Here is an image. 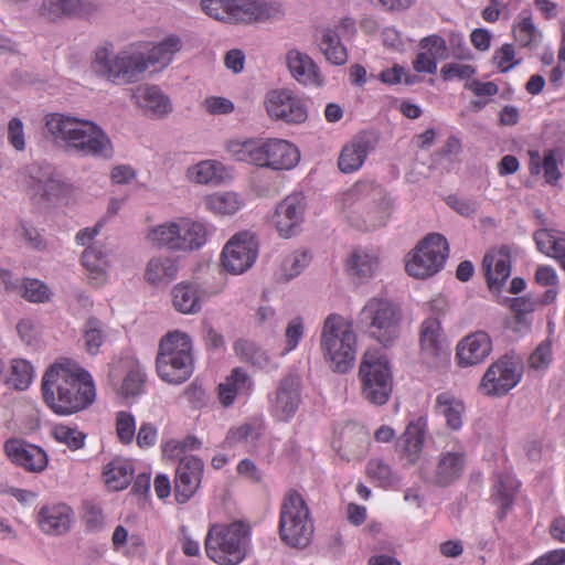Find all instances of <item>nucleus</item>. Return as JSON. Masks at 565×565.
<instances>
[{
	"label": "nucleus",
	"instance_id": "nucleus-1",
	"mask_svg": "<svg viewBox=\"0 0 565 565\" xmlns=\"http://www.w3.org/2000/svg\"><path fill=\"white\" fill-rule=\"evenodd\" d=\"M41 391L46 406L61 416L85 409L96 396L92 375L75 360L64 356L47 367Z\"/></svg>",
	"mask_w": 565,
	"mask_h": 565
},
{
	"label": "nucleus",
	"instance_id": "nucleus-2",
	"mask_svg": "<svg viewBox=\"0 0 565 565\" xmlns=\"http://www.w3.org/2000/svg\"><path fill=\"white\" fill-rule=\"evenodd\" d=\"M204 552L217 565H239L252 552V527L236 520L213 523L204 539Z\"/></svg>",
	"mask_w": 565,
	"mask_h": 565
},
{
	"label": "nucleus",
	"instance_id": "nucleus-3",
	"mask_svg": "<svg viewBox=\"0 0 565 565\" xmlns=\"http://www.w3.org/2000/svg\"><path fill=\"white\" fill-rule=\"evenodd\" d=\"M159 377L169 384L188 381L194 370L193 344L189 334L174 330L163 335L156 358Z\"/></svg>",
	"mask_w": 565,
	"mask_h": 565
},
{
	"label": "nucleus",
	"instance_id": "nucleus-4",
	"mask_svg": "<svg viewBox=\"0 0 565 565\" xmlns=\"http://www.w3.org/2000/svg\"><path fill=\"white\" fill-rule=\"evenodd\" d=\"M320 345L326 361L334 372L345 373L353 366L356 335L352 323L344 317L331 313L326 318Z\"/></svg>",
	"mask_w": 565,
	"mask_h": 565
},
{
	"label": "nucleus",
	"instance_id": "nucleus-5",
	"mask_svg": "<svg viewBox=\"0 0 565 565\" xmlns=\"http://www.w3.org/2000/svg\"><path fill=\"white\" fill-rule=\"evenodd\" d=\"M315 531L310 509L303 497L296 490H288L281 501L278 533L288 546L306 547Z\"/></svg>",
	"mask_w": 565,
	"mask_h": 565
},
{
	"label": "nucleus",
	"instance_id": "nucleus-6",
	"mask_svg": "<svg viewBox=\"0 0 565 565\" xmlns=\"http://www.w3.org/2000/svg\"><path fill=\"white\" fill-rule=\"evenodd\" d=\"M92 67L96 75L115 85L139 82L147 71L145 53L131 47L117 54L106 47H98Z\"/></svg>",
	"mask_w": 565,
	"mask_h": 565
},
{
	"label": "nucleus",
	"instance_id": "nucleus-7",
	"mask_svg": "<svg viewBox=\"0 0 565 565\" xmlns=\"http://www.w3.org/2000/svg\"><path fill=\"white\" fill-rule=\"evenodd\" d=\"M361 392L371 404L382 406L393 391V376L387 358L377 351H366L359 369Z\"/></svg>",
	"mask_w": 565,
	"mask_h": 565
},
{
	"label": "nucleus",
	"instance_id": "nucleus-8",
	"mask_svg": "<svg viewBox=\"0 0 565 565\" xmlns=\"http://www.w3.org/2000/svg\"><path fill=\"white\" fill-rule=\"evenodd\" d=\"M228 150L238 161L275 170L291 169L300 160L295 143H230Z\"/></svg>",
	"mask_w": 565,
	"mask_h": 565
},
{
	"label": "nucleus",
	"instance_id": "nucleus-9",
	"mask_svg": "<svg viewBox=\"0 0 565 565\" xmlns=\"http://www.w3.org/2000/svg\"><path fill=\"white\" fill-rule=\"evenodd\" d=\"M401 321V310L385 298H371L360 312L362 327L383 344H390L398 338Z\"/></svg>",
	"mask_w": 565,
	"mask_h": 565
},
{
	"label": "nucleus",
	"instance_id": "nucleus-10",
	"mask_svg": "<svg viewBox=\"0 0 565 565\" xmlns=\"http://www.w3.org/2000/svg\"><path fill=\"white\" fill-rule=\"evenodd\" d=\"M448 252V242L441 234H428L411 254L405 269L409 276L415 278L430 277L443 268Z\"/></svg>",
	"mask_w": 565,
	"mask_h": 565
},
{
	"label": "nucleus",
	"instance_id": "nucleus-11",
	"mask_svg": "<svg viewBox=\"0 0 565 565\" xmlns=\"http://www.w3.org/2000/svg\"><path fill=\"white\" fill-rule=\"evenodd\" d=\"M45 137L55 141H109L104 130L94 121L61 113L44 117Z\"/></svg>",
	"mask_w": 565,
	"mask_h": 565
},
{
	"label": "nucleus",
	"instance_id": "nucleus-12",
	"mask_svg": "<svg viewBox=\"0 0 565 565\" xmlns=\"http://www.w3.org/2000/svg\"><path fill=\"white\" fill-rule=\"evenodd\" d=\"M522 376V366L513 358L504 355L486 371L479 390L488 396H502L518 385Z\"/></svg>",
	"mask_w": 565,
	"mask_h": 565
},
{
	"label": "nucleus",
	"instance_id": "nucleus-13",
	"mask_svg": "<svg viewBox=\"0 0 565 565\" xmlns=\"http://www.w3.org/2000/svg\"><path fill=\"white\" fill-rule=\"evenodd\" d=\"M256 257L257 243L254 235L241 232L226 243L221 254V262L226 271L239 275L252 267Z\"/></svg>",
	"mask_w": 565,
	"mask_h": 565
},
{
	"label": "nucleus",
	"instance_id": "nucleus-14",
	"mask_svg": "<svg viewBox=\"0 0 565 565\" xmlns=\"http://www.w3.org/2000/svg\"><path fill=\"white\" fill-rule=\"evenodd\" d=\"M268 411L278 422H289L301 404V383L297 375L282 377L268 396Z\"/></svg>",
	"mask_w": 565,
	"mask_h": 565
},
{
	"label": "nucleus",
	"instance_id": "nucleus-15",
	"mask_svg": "<svg viewBox=\"0 0 565 565\" xmlns=\"http://www.w3.org/2000/svg\"><path fill=\"white\" fill-rule=\"evenodd\" d=\"M265 106L270 118L286 124H302L308 117L303 100L288 88L268 92L265 97Z\"/></svg>",
	"mask_w": 565,
	"mask_h": 565
},
{
	"label": "nucleus",
	"instance_id": "nucleus-16",
	"mask_svg": "<svg viewBox=\"0 0 565 565\" xmlns=\"http://www.w3.org/2000/svg\"><path fill=\"white\" fill-rule=\"evenodd\" d=\"M21 186L31 196H57L63 190V182L51 164L34 163L19 177Z\"/></svg>",
	"mask_w": 565,
	"mask_h": 565
},
{
	"label": "nucleus",
	"instance_id": "nucleus-17",
	"mask_svg": "<svg viewBox=\"0 0 565 565\" xmlns=\"http://www.w3.org/2000/svg\"><path fill=\"white\" fill-rule=\"evenodd\" d=\"M3 451L10 462L26 472L41 473L49 465L46 451L34 444L20 438H9L4 441Z\"/></svg>",
	"mask_w": 565,
	"mask_h": 565
},
{
	"label": "nucleus",
	"instance_id": "nucleus-18",
	"mask_svg": "<svg viewBox=\"0 0 565 565\" xmlns=\"http://www.w3.org/2000/svg\"><path fill=\"white\" fill-rule=\"evenodd\" d=\"M204 473V462L195 456H182L174 475V498L186 503L198 492Z\"/></svg>",
	"mask_w": 565,
	"mask_h": 565
},
{
	"label": "nucleus",
	"instance_id": "nucleus-19",
	"mask_svg": "<svg viewBox=\"0 0 565 565\" xmlns=\"http://www.w3.org/2000/svg\"><path fill=\"white\" fill-rule=\"evenodd\" d=\"M419 344L420 356L426 364L437 366L448 359V347L438 319L427 318L423 321Z\"/></svg>",
	"mask_w": 565,
	"mask_h": 565
},
{
	"label": "nucleus",
	"instance_id": "nucleus-20",
	"mask_svg": "<svg viewBox=\"0 0 565 565\" xmlns=\"http://www.w3.org/2000/svg\"><path fill=\"white\" fill-rule=\"evenodd\" d=\"M511 250L503 245L499 248H492L483 256L481 269L483 271L487 286L492 294H500L507 280L511 276Z\"/></svg>",
	"mask_w": 565,
	"mask_h": 565
},
{
	"label": "nucleus",
	"instance_id": "nucleus-21",
	"mask_svg": "<svg viewBox=\"0 0 565 565\" xmlns=\"http://www.w3.org/2000/svg\"><path fill=\"white\" fill-rule=\"evenodd\" d=\"M492 352V340L486 331H475L463 337L456 347V362L461 367L482 363Z\"/></svg>",
	"mask_w": 565,
	"mask_h": 565
},
{
	"label": "nucleus",
	"instance_id": "nucleus-22",
	"mask_svg": "<svg viewBox=\"0 0 565 565\" xmlns=\"http://www.w3.org/2000/svg\"><path fill=\"white\" fill-rule=\"evenodd\" d=\"M303 199L298 194L288 195L278 203L271 217L278 234L284 238L294 236L303 220Z\"/></svg>",
	"mask_w": 565,
	"mask_h": 565
},
{
	"label": "nucleus",
	"instance_id": "nucleus-23",
	"mask_svg": "<svg viewBox=\"0 0 565 565\" xmlns=\"http://www.w3.org/2000/svg\"><path fill=\"white\" fill-rule=\"evenodd\" d=\"M73 518L71 507L65 503H54L41 508L38 524L45 534L62 535L70 530Z\"/></svg>",
	"mask_w": 565,
	"mask_h": 565
},
{
	"label": "nucleus",
	"instance_id": "nucleus-24",
	"mask_svg": "<svg viewBox=\"0 0 565 565\" xmlns=\"http://www.w3.org/2000/svg\"><path fill=\"white\" fill-rule=\"evenodd\" d=\"M427 424V416L411 420L398 439L399 451L409 465H414L423 451Z\"/></svg>",
	"mask_w": 565,
	"mask_h": 565
},
{
	"label": "nucleus",
	"instance_id": "nucleus-25",
	"mask_svg": "<svg viewBox=\"0 0 565 565\" xmlns=\"http://www.w3.org/2000/svg\"><path fill=\"white\" fill-rule=\"evenodd\" d=\"M286 64L291 76L300 84L322 85L323 78L319 73V67L307 54L298 50H290L286 55Z\"/></svg>",
	"mask_w": 565,
	"mask_h": 565
},
{
	"label": "nucleus",
	"instance_id": "nucleus-26",
	"mask_svg": "<svg viewBox=\"0 0 565 565\" xmlns=\"http://www.w3.org/2000/svg\"><path fill=\"white\" fill-rule=\"evenodd\" d=\"M465 467V451L456 450L441 452L431 481L437 486H449L461 477Z\"/></svg>",
	"mask_w": 565,
	"mask_h": 565
},
{
	"label": "nucleus",
	"instance_id": "nucleus-27",
	"mask_svg": "<svg viewBox=\"0 0 565 565\" xmlns=\"http://www.w3.org/2000/svg\"><path fill=\"white\" fill-rule=\"evenodd\" d=\"M243 6L242 22H267L285 17V8L279 1L241 0Z\"/></svg>",
	"mask_w": 565,
	"mask_h": 565
},
{
	"label": "nucleus",
	"instance_id": "nucleus-28",
	"mask_svg": "<svg viewBox=\"0 0 565 565\" xmlns=\"http://www.w3.org/2000/svg\"><path fill=\"white\" fill-rule=\"evenodd\" d=\"M519 488L520 482L511 471L507 470L495 476L492 499L499 505V520L504 519L512 508Z\"/></svg>",
	"mask_w": 565,
	"mask_h": 565
},
{
	"label": "nucleus",
	"instance_id": "nucleus-29",
	"mask_svg": "<svg viewBox=\"0 0 565 565\" xmlns=\"http://www.w3.org/2000/svg\"><path fill=\"white\" fill-rule=\"evenodd\" d=\"M253 381L241 367L232 370L225 381L218 385V398L223 406L232 405L237 395H249L253 391Z\"/></svg>",
	"mask_w": 565,
	"mask_h": 565
},
{
	"label": "nucleus",
	"instance_id": "nucleus-30",
	"mask_svg": "<svg viewBox=\"0 0 565 565\" xmlns=\"http://www.w3.org/2000/svg\"><path fill=\"white\" fill-rule=\"evenodd\" d=\"M466 407L463 402L451 392H441L436 396L434 412L446 420L451 430H459L463 424Z\"/></svg>",
	"mask_w": 565,
	"mask_h": 565
},
{
	"label": "nucleus",
	"instance_id": "nucleus-31",
	"mask_svg": "<svg viewBox=\"0 0 565 565\" xmlns=\"http://www.w3.org/2000/svg\"><path fill=\"white\" fill-rule=\"evenodd\" d=\"M533 238L537 249L556 259L562 269L565 270V232L544 227L535 231Z\"/></svg>",
	"mask_w": 565,
	"mask_h": 565
},
{
	"label": "nucleus",
	"instance_id": "nucleus-32",
	"mask_svg": "<svg viewBox=\"0 0 565 565\" xmlns=\"http://www.w3.org/2000/svg\"><path fill=\"white\" fill-rule=\"evenodd\" d=\"M137 103L145 111L152 116H164L172 109L168 96L157 86H140L135 93Z\"/></svg>",
	"mask_w": 565,
	"mask_h": 565
},
{
	"label": "nucleus",
	"instance_id": "nucleus-33",
	"mask_svg": "<svg viewBox=\"0 0 565 565\" xmlns=\"http://www.w3.org/2000/svg\"><path fill=\"white\" fill-rule=\"evenodd\" d=\"M134 477V465L130 460L115 458L103 469V478L106 486L114 491L126 489Z\"/></svg>",
	"mask_w": 565,
	"mask_h": 565
},
{
	"label": "nucleus",
	"instance_id": "nucleus-34",
	"mask_svg": "<svg viewBox=\"0 0 565 565\" xmlns=\"http://www.w3.org/2000/svg\"><path fill=\"white\" fill-rule=\"evenodd\" d=\"M172 303L183 315H194L201 310L202 296L199 287L192 282H180L172 289Z\"/></svg>",
	"mask_w": 565,
	"mask_h": 565
},
{
	"label": "nucleus",
	"instance_id": "nucleus-35",
	"mask_svg": "<svg viewBox=\"0 0 565 565\" xmlns=\"http://www.w3.org/2000/svg\"><path fill=\"white\" fill-rule=\"evenodd\" d=\"M202 10L211 18L227 23L242 22L241 0H201Z\"/></svg>",
	"mask_w": 565,
	"mask_h": 565
},
{
	"label": "nucleus",
	"instance_id": "nucleus-36",
	"mask_svg": "<svg viewBox=\"0 0 565 565\" xmlns=\"http://www.w3.org/2000/svg\"><path fill=\"white\" fill-rule=\"evenodd\" d=\"M177 260L168 256L152 257L145 270V279L153 286L169 284L177 278Z\"/></svg>",
	"mask_w": 565,
	"mask_h": 565
},
{
	"label": "nucleus",
	"instance_id": "nucleus-37",
	"mask_svg": "<svg viewBox=\"0 0 565 565\" xmlns=\"http://www.w3.org/2000/svg\"><path fill=\"white\" fill-rule=\"evenodd\" d=\"M147 241L154 247L170 250H182L181 225L177 222H168L152 227L147 234Z\"/></svg>",
	"mask_w": 565,
	"mask_h": 565
},
{
	"label": "nucleus",
	"instance_id": "nucleus-38",
	"mask_svg": "<svg viewBox=\"0 0 565 565\" xmlns=\"http://www.w3.org/2000/svg\"><path fill=\"white\" fill-rule=\"evenodd\" d=\"M365 473L376 487L385 490H394L401 483L399 476L381 458L370 459L365 467Z\"/></svg>",
	"mask_w": 565,
	"mask_h": 565
},
{
	"label": "nucleus",
	"instance_id": "nucleus-39",
	"mask_svg": "<svg viewBox=\"0 0 565 565\" xmlns=\"http://www.w3.org/2000/svg\"><path fill=\"white\" fill-rule=\"evenodd\" d=\"M188 178L200 184H218L226 177L224 166L216 160H204L188 169Z\"/></svg>",
	"mask_w": 565,
	"mask_h": 565
},
{
	"label": "nucleus",
	"instance_id": "nucleus-40",
	"mask_svg": "<svg viewBox=\"0 0 565 565\" xmlns=\"http://www.w3.org/2000/svg\"><path fill=\"white\" fill-rule=\"evenodd\" d=\"M205 207L217 215H233L243 205V198L236 192H215L204 198Z\"/></svg>",
	"mask_w": 565,
	"mask_h": 565
},
{
	"label": "nucleus",
	"instance_id": "nucleus-41",
	"mask_svg": "<svg viewBox=\"0 0 565 565\" xmlns=\"http://www.w3.org/2000/svg\"><path fill=\"white\" fill-rule=\"evenodd\" d=\"M82 264L88 271L93 285L99 286L105 282L108 262L99 246H88L82 255Z\"/></svg>",
	"mask_w": 565,
	"mask_h": 565
},
{
	"label": "nucleus",
	"instance_id": "nucleus-42",
	"mask_svg": "<svg viewBox=\"0 0 565 565\" xmlns=\"http://www.w3.org/2000/svg\"><path fill=\"white\" fill-rule=\"evenodd\" d=\"M182 47L181 39L177 35H169L163 41L156 44L151 50L145 53L146 67L160 64L167 66L175 53Z\"/></svg>",
	"mask_w": 565,
	"mask_h": 565
},
{
	"label": "nucleus",
	"instance_id": "nucleus-43",
	"mask_svg": "<svg viewBox=\"0 0 565 565\" xmlns=\"http://www.w3.org/2000/svg\"><path fill=\"white\" fill-rule=\"evenodd\" d=\"M509 308L512 312V329L516 332L529 330L531 327V316L536 309V302L531 296H521L510 299Z\"/></svg>",
	"mask_w": 565,
	"mask_h": 565
},
{
	"label": "nucleus",
	"instance_id": "nucleus-44",
	"mask_svg": "<svg viewBox=\"0 0 565 565\" xmlns=\"http://www.w3.org/2000/svg\"><path fill=\"white\" fill-rule=\"evenodd\" d=\"M369 145L370 143H345L338 159L340 171L343 173H352L360 170L369 154Z\"/></svg>",
	"mask_w": 565,
	"mask_h": 565
},
{
	"label": "nucleus",
	"instance_id": "nucleus-45",
	"mask_svg": "<svg viewBox=\"0 0 565 565\" xmlns=\"http://www.w3.org/2000/svg\"><path fill=\"white\" fill-rule=\"evenodd\" d=\"M348 270L359 278L371 277L379 267V257L373 252L354 249L347 262Z\"/></svg>",
	"mask_w": 565,
	"mask_h": 565
},
{
	"label": "nucleus",
	"instance_id": "nucleus-46",
	"mask_svg": "<svg viewBox=\"0 0 565 565\" xmlns=\"http://www.w3.org/2000/svg\"><path fill=\"white\" fill-rule=\"evenodd\" d=\"M319 49L326 56L327 61L334 65H343L347 63L348 54L342 45L338 33L331 29L322 31Z\"/></svg>",
	"mask_w": 565,
	"mask_h": 565
},
{
	"label": "nucleus",
	"instance_id": "nucleus-47",
	"mask_svg": "<svg viewBox=\"0 0 565 565\" xmlns=\"http://www.w3.org/2000/svg\"><path fill=\"white\" fill-rule=\"evenodd\" d=\"M180 225L182 250L199 249L206 243L209 231L205 224L194 221H182Z\"/></svg>",
	"mask_w": 565,
	"mask_h": 565
},
{
	"label": "nucleus",
	"instance_id": "nucleus-48",
	"mask_svg": "<svg viewBox=\"0 0 565 565\" xmlns=\"http://www.w3.org/2000/svg\"><path fill=\"white\" fill-rule=\"evenodd\" d=\"M34 379L33 365L24 359H13L11 361L10 374L7 383L18 391L26 390Z\"/></svg>",
	"mask_w": 565,
	"mask_h": 565
},
{
	"label": "nucleus",
	"instance_id": "nucleus-49",
	"mask_svg": "<svg viewBox=\"0 0 565 565\" xmlns=\"http://www.w3.org/2000/svg\"><path fill=\"white\" fill-rule=\"evenodd\" d=\"M52 435L57 443L66 445L71 450H78L85 445L86 435L75 426L55 425Z\"/></svg>",
	"mask_w": 565,
	"mask_h": 565
},
{
	"label": "nucleus",
	"instance_id": "nucleus-50",
	"mask_svg": "<svg viewBox=\"0 0 565 565\" xmlns=\"http://www.w3.org/2000/svg\"><path fill=\"white\" fill-rule=\"evenodd\" d=\"M234 351L243 361L249 362L262 369L267 366V355L252 341L245 339L237 340L234 344Z\"/></svg>",
	"mask_w": 565,
	"mask_h": 565
},
{
	"label": "nucleus",
	"instance_id": "nucleus-51",
	"mask_svg": "<svg viewBox=\"0 0 565 565\" xmlns=\"http://www.w3.org/2000/svg\"><path fill=\"white\" fill-rule=\"evenodd\" d=\"M115 429L118 441L122 445H130L136 436L135 416L126 411L116 414Z\"/></svg>",
	"mask_w": 565,
	"mask_h": 565
},
{
	"label": "nucleus",
	"instance_id": "nucleus-52",
	"mask_svg": "<svg viewBox=\"0 0 565 565\" xmlns=\"http://www.w3.org/2000/svg\"><path fill=\"white\" fill-rule=\"evenodd\" d=\"M74 0H44L40 14L50 21L74 15Z\"/></svg>",
	"mask_w": 565,
	"mask_h": 565
},
{
	"label": "nucleus",
	"instance_id": "nucleus-53",
	"mask_svg": "<svg viewBox=\"0 0 565 565\" xmlns=\"http://www.w3.org/2000/svg\"><path fill=\"white\" fill-rule=\"evenodd\" d=\"M21 296L30 302H45L51 299V290L46 284L39 279H24Z\"/></svg>",
	"mask_w": 565,
	"mask_h": 565
},
{
	"label": "nucleus",
	"instance_id": "nucleus-54",
	"mask_svg": "<svg viewBox=\"0 0 565 565\" xmlns=\"http://www.w3.org/2000/svg\"><path fill=\"white\" fill-rule=\"evenodd\" d=\"M259 438V433L250 425L245 424L228 430L223 445L233 448L239 444H254Z\"/></svg>",
	"mask_w": 565,
	"mask_h": 565
},
{
	"label": "nucleus",
	"instance_id": "nucleus-55",
	"mask_svg": "<svg viewBox=\"0 0 565 565\" xmlns=\"http://www.w3.org/2000/svg\"><path fill=\"white\" fill-rule=\"evenodd\" d=\"M85 349L90 354H97L104 342L102 322L95 318L89 319L84 329Z\"/></svg>",
	"mask_w": 565,
	"mask_h": 565
},
{
	"label": "nucleus",
	"instance_id": "nucleus-56",
	"mask_svg": "<svg viewBox=\"0 0 565 565\" xmlns=\"http://www.w3.org/2000/svg\"><path fill=\"white\" fill-rule=\"evenodd\" d=\"M67 152H76L81 156L110 158L113 143H65Z\"/></svg>",
	"mask_w": 565,
	"mask_h": 565
},
{
	"label": "nucleus",
	"instance_id": "nucleus-57",
	"mask_svg": "<svg viewBox=\"0 0 565 565\" xmlns=\"http://www.w3.org/2000/svg\"><path fill=\"white\" fill-rule=\"evenodd\" d=\"M311 256L307 250H296L286 256L281 263L285 276L290 279L299 275L303 268L309 264Z\"/></svg>",
	"mask_w": 565,
	"mask_h": 565
},
{
	"label": "nucleus",
	"instance_id": "nucleus-58",
	"mask_svg": "<svg viewBox=\"0 0 565 565\" xmlns=\"http://www.w3.org/2000/svg\"><path fill=\"white\" fill-rule=\"evenodd\" d=\"M15 233L24 241V243L32 249L43 250L46 247L45 241L39 231L25 221H19Z\"/></svg>",
	"mask_w": 565,
	"mask_h": 565
},
{
	"label": "nucleus",
	"instance_id": "nucleus-59",
	"mask_svg": "<svg viewBox=\"0 0 565 565\" xmlns=\"http://www.w3.org/2000/svg\"><path fill=\"white\" fill-rule=\"evenodd\" d=\"M515 40L524 47L530 46L539 35L532 18L524 17L513 30Z\"/></svg>",
	"mask_w": 565,
	"mask_h": 565
},
{
	"label": "nucleus",
	"instance_id": "nucleus-60",
	"mask_svg": "<svg viewBox=\"0 0 565 565\" xmlns=\"http://www.w3.org/2000/svg\"><path fill=\"white\" fill-rule=\"evenodd\" d=\"M391 215V211L387 204H379L373 210L369 211L364 218L363 228L365 231H372L377 227L384 226Z\"/></svg>",
	"mask_w": 565,
	"mask_h": 565
},
{
	"label": "nucleus",
	"instance_id": "nucleus-61",
	"mask_svg": "<svg viewBox=\"0 0 565 565\" xmlns=\"http://www.w3.org/2000/svg\"><path fill=\"white\" fill-rule=\"evenodd\" d=\"M303 335V322L300 317L294 318L287 326L285 332L286 348L281 354H287L295 350Z\"/></svg>",
	"mask_w": 565,
	"mask_h": 565
},
{
	"label": "nucleus",
	"instance_id": "nucleus-62",
	"mask_svg": "<svg viewBox=\"0 0 565 565\" xmlns=\"http://www.w3.org/2000/svg\"><path fill=\"white\" fill-rule=\"evenodd\" d=\"M552 361V344L550 341H543L530 355L529 364L534 370L546 369Z\"/></svg>",
	"mask_w": 565,
	"mask_h": 565
},
{
	"label": "nucleus",
	"instance_id": "nucleus-63",
	"mask_svg": "<svg viewBox=\"0 0 565 565\" xmlns=\"http://www.w3.org/2000/svg\"><path fill=\"white\" fill-rule=\"evenodd\" d=\"M476 73L475 67L471 65H463L457 63L445 64L440 70V75L444 81H450L455 77L459 79H469Z\"/></svg>",
	"mask_w": 565,
	"mask_h": 565
},
{
	"label": "nucleus",
	"instance_id": "nucleus-64",
	"mask_svg": "<svg viewBox=\"0 0 565 565\" xmlns=\"http://www.w3.org/2000/svg\"><path fill=\"white\" fill-rule=\"evenodd\" d=\"M543 177L547 184L556 185L559 179L562 178V173L558 168V162L555 158V152L553 150L545 151V160L543 162Z\"/></svg>",
	"mask_w": 565,
	"mask_h": 565
}]
</instances>
